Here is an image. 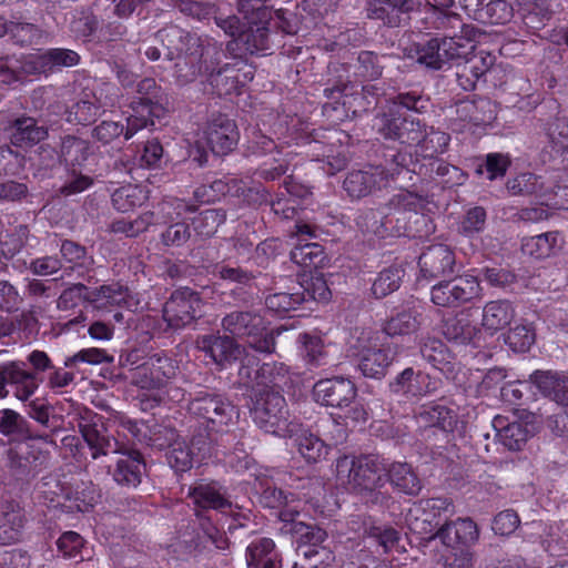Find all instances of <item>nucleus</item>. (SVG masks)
<instances>
[{"mask_svg":"<svg viewBox=\"0 0 568 568\" xmlns=\"http://www.w3.org/2000/svg\"><path fill=\"white\" fill-rule=\"evenodd\" d=\"M139 52L150 61L173 62L174 77L178 83L184 85L196 80L201 73L199 62L213 63L219 55L217 44L202 39L175 24L160 29L152 40L143 41Z\"/></svg>","mask_w":568,"mask_h":568,"instance_id":"obj_1","label":"nucleus"},{"mask_svg":"<svg viewBox=\"0 0 568 568\" xmlns=\"http://www.w3.org/2000/svg\"><path fill=\"white\" fill-rule=\"evenodd\" d=\"M251 415L258 428L280 437L297 435L301 426L291 416L285 397L280 390H254Z\"/></svg>","mask_w":568,"mask_h":568,"instance_id":"obj_2","label":"nucleus"},{"mask_svg":"<svg viewBox=\"0 0 568 568\" xmlns=\"http://www.w3.org/2000/svg\"><path fill=\"white\" fill-rule=\"evenodd\" d=\"M221 326L232 337L245 338L256 352L272 354L275 351V335L280 331L268 329L264 317L255 311L231 312L222 318Z\"/></svg>","mask_w":568,"mask_h":568,"instance_id":"obj_3","label":"nucleus"},{"mask_svg":"<svg viewBox=\"0 0 568 568\" xmlns=\"http://www.w3.org/2000/svg\"><path fill=\"white\" fill-rule=\"evenodd\" d=\"M407 154L396 152L385 165L368 166L349 172L343 186L352 197L361 199L376 190L385 187L389 181L396 180L406 170Z\"/></svg>","mask_w":568,"mask_h":568,"instance_id":"obj_4","label":"nucleus"},{"mask_svg":"<svg viewBox=\"0 0 568 568\" xmlns=\"http://www.w3.org/2000/svg\"><path fill=\"white\" fill-rule=\"evenodd\" d=\"M412 58L428 70L438 71L459 64L468 55V43L463 38L434 37L410 48Z\"/></svg>","mask_w":568,"mask_h":568,"instance_id":"obj_5","label":"nucleus"},{"mask_svg":"<svg viewBox=\"0 0 568 568\" xmlns=\"http://www.w3.org/2000/svg\"><path fill=\"white\" fill-rule=\"evenodd\" d=\"M382 470L378 458L373 455H344L336 460L337 479L357 496L368 488L385 486Z\"/></svg>","mask_w":568,"mask_h":568,"instance_id":"obj_6","label":"nucleus"},{"mask_svg":"<svg viewBox=\"0 0 568 568\" xmlns=\"http://www.w3.org/2000/svg\"><path fill=\"white\" fill-rule=\"evenodd\" d=\"M187 407L210 432H220L236 415V407L225 395L206 388L194 392Z\"/></svg>","mask_w":568,"mask_h":568,"instance_id":"obj_7","label":"nucleus"},{"mask_svg":"<svg viewBox=\"0 0 568 568\" xmlns=\"http://www.w3.org/2000/svg\"><path fill=\"white\" fill-rule=\"evenodd\" d=\"M511 195L535 196L541 205L568 209V185H555L534 173H521L507 182Z\"/></svg>","mask_w":568,"mask_h":568,"instance_id":"obj_8","label":"nucleus"},{"mask_svg":"<svg viewBox=\"0 0 568 568\" xmlns=\"http://www.w3.org/2000/svg\"><path fill=\"white\" fill-rule=\"evenodd\" d=\"M373 130L385 140L400 144H413L423 135L425 123L418 118L400 113L392 108L377 113L373 119Z\"/></svg>","mask_w":568,"mask_h":568,"instance_id":"obj_9","label":"nucleus"},{"mask_svg":"<svg viewBox=\"0 0 568 568\" xmlns=\"http://www.w3.org/2000/svg\"><path fill=\"white\" fill-rule=\"evenodd\" d=\"M481 296L477 276L464 274L435 284L430 290L432 302L440 307H459Z\"/></svg>","mask_w":568,"mask_h":568,"instance_id":"obj_10","label":"nucleus"},{"mask_svg":"<svg viewBox=\"0 0 568 568\" xmlns=\"http://www.w3.org/2000/svg\"><path fill=\"white\" fill-rule=\"evenodd\" d=\"M202 298L190 287L175 290L163 306V318L168 326L181 329L202 317Z\"/></svg>","mask_w":568,"mask_h":568,"instance_id":"obj_11","label":"nucleus"},{"mask_svg":"<svg viewBox=\"0 0 568 568\" xmlns=\"http://www.w3.org/2000/svg\"><path fill=\"white\" fill-rule=\"evenodd\" d=\"M287 531L296 537L297 551L310 561L311 568L327 565L333 559L332 551L323 546L327 539V532L315 524L296 523Z\"/></svg>","mask_w":568,"mask_h":568,"instance_id":"obj_12","label":"nucleus"},{"mask_svg":"<svg viewBox=\"0 0 568 568\" xmlns=\"http://www.w3.org/2000/svg\"><path fill=\"white\" fill-rule=\"evenodd\" d=\"M115 91L113 85L104 84L99 91L84 92L68 110L67 121L82 125L94 122L101 111L118 103Z\"/></svg>","mask_w":568,"mask_h":568,"instance_id":"obj_13","label":"nucleus"},{"mask_svg":"<svg viewBox=\"0 0 568 568\" xmlns=\"http://www.w3.org/2000/svg\"><path fill=\"white\" fill-rule=\"evenodd\" d=\"M150 445L162 449L168 447L166 460L175 473H185L193 467L195 452L184 439H179L173 428L159 426L150 437Z\"/></svg>","mask_w":568,"mask_h":568,"instance_id":"obj_14","label":"nucleus"},{"mask_svg":"<svg viewBox=\"0 0 568 568\" xmlns=\"http://www.w3.org/2000/svg\"><path fill=\"white\" fill-rule=\"evenodd\" d=\"M26 366V363L20 361L0 364V398L8 396L7 385L14 388V396L22 402H27L34 394L42 378L28 371Z\"/></svg>","mask_w":568,"mask_h":568,"instance_id":"obj_15","label":"nucleus"},{"mask_svg":"<svg viewBox=\"0 0 568 568\" xmlns=\"http://www.w3.org/2000/svg\"><path fill=\"white\" fill-rule=\"evenodd\" d=\"M237 9L246 20L247 27L235 39L236 45L243 48L250 54H257L270 50V31L267 26L272 19L271 9L265 4L268 13L265 19H262V16L258 14L260 9H253L248 12L242 11L240 0L237 1Z\"/></svg>","mask_w":568,"mask_h":568,"instance_id":"obj_16","label":"nucleus"},{"mask_svg":"<svg viewBox=\"0 0 568 568\" xmlns=\"http://www.w3.org/2000/svg\"><path fill=\"white\" fill-rule=\"evenodd\" d=\"M453 510V503L446 497L420 499L409 508L406 524L412 532L426 535L439 525L437 517Z\"/></svg>","mask_w":568,"mask_h":568,"instance_id":"obj_17","label":"nucleus"},{"mask_svg":"<svg viewBox=\"0 0 568 568\" xmlns=\"http://www.w3.org/2000/svg\"><path fill=\"white\" fill-rule=\"evenodd\" d=\"M138 304L139 301L131 290L120 282L91 287L90 306L95 311L109 313L114 310L133 311Z\"/></svg>","mask_w":568,"mask_h":568,"instance_id":"obj_18","label":"nucleus"},{"mask_svg":"<svg viewBox=\"0 0 568 568\" xmlns=\"http://www.w3.org/2000/svg\"><path fill=\"white\" fill-rule=\"evenodd\" d=\"M313 395L321 405L343 409L355 403L357 389L351 379L333 377L316 382Z\"/></svg>","mask_w":568,"mask_h":568,"instance_id":"obj_19","label":"nucleus"},{"mask_svg":"<svg viewBox=\"0 0 568 568\" xmlns=\"http://www.w3.org/2000/svg\"><path fill=\"white\" fill-rule=\"evenodd\" d=\"M204 134L207 146L217 156L231 153L240 140L235 121L225 114L213 115L206 124Z\"/></svg>","mask_w":568,"mask_h":568,"instance_id":"obj_20","label":"nucleus"},{"mask_svg":"<svg viewBox=\"0 0 568 568\" xmlns=\"http://www.w3.org/2000/svg\"><path fill=\"white\" fill-rule=\"evenodd\" d=\"M79 430L87 443L91 457L98 459L109 454L121 453L123 446L110 433L103 417L94 415L90 420L79 424Z\"/></svg>","mask_w":568,"mask_h":568,"instance_id":"obj_21","label":"nucleus"},{"mask_svg":"<svg viewBox=\"0 0 568 568\" xmlns=\"http://www.w3.org/2000/svg\"><path fill=\"white\" fill-rule=\"evenodd\" d=\"M397 353V346L387 341L372 344L359 353L357 367L363 376L382 379L386 376Z\"/></svg>","mask_w":568,"mask_h":568,"instance_id":"obj_22","label":"nucleus"},{"mask_svg":"<svg viewBox=\"0 0 568 568\" xmlns=\"http://www.w3.org/2000/svg\"><path fill=\"white\" fill-rule=\"evenodd\" d=\"M419 7L418 0H371L366 13L368 19L381 21L387 28H399Z\"/></svg>","mask_w":568,"mask_h":568,"instance_id":"obj_23","label":"nucleus"},{"mask_svg":"<svg viewBox=\"0 0 568 568\" xmlns=\"http://www.w3.org/2000/svg\"><path fill=\"white\" fill-rule=\"evenodd\" d=\"M219 55L214 57L211 63L204 62V57L199 62L201 67V74L206 75L207 83L210 84L212 92L219 97L230 95L235 92L239 88V70L229 63L221 64L224 52L220 45H217Z\"/></svg>","mask_w":568,"mask_h":568,"instance_id":"obj_24","label":"nucleus"},{"mask_svg":"<svg viewBox=\"0 0 568 568\" xmlns=\"http://www.w3.org/2000/svg\"><path fill=\"white\" fill-rule=\"evenodd\" d=\"M455 253L445 244L428 246L419 256L420 274L426 280L445 277L454 272Z\"/></svg>","mask_w":568,"mask_h":568,"instance_id":"obj_25","label":"nucleus"},{"mask_svg":"<svg viewBox=\"0 0 568 568\" xmlns=\"http://www.w3.org/2000/svg\"><path fill=\"white\" fill-rule=\"evenodd\" d=\"M114 468L110 470L113 480L122 487L136 488L145 474L146 465L142 454L136 449L123 447Z\"/></svg>","mask_w":568,"mask_h":568,"instance_id":"obj_26","label":"nucleus"},{"mask_svg":"<svg viewBox=\"0 0 568 568\" xmlns=\"http://www.w3.org/2000/svg\"><path fill=\"white\" fill-rule=\"evenodd\" d=\"M195 345L199 351L205 353L206 356H210L220 366L236 361L242 354L241 346L232 336L227 335H200L195 341Z\"/></svg>","mask_w":568,"mask_h":568,"instance_id":"obj_27","label":"nucleus"},{"mask_svg":"<svg viewBox=\"0 0 568 568\" xmlns=\"http://www.w3.org/2000/svg\"><path fill=\"white\" fill-rule=\"evenodd\" d=\"M463 8L474 20L505 24L513 18V7L506 0H462Z\"/></svg>","mask_w":568,"mask_h":568,"instance_id":"obj_28","label":"nucleus"},{"mask_svg":"<svg viewBox=\"0 0 568 568\" xmlns=\"http://www.w3.org/2000/svg\"><path fill=\"white\" fill-rule=\"evenodd\" d=\"M0 434L7 437L9 442L33 439L54 447L58 446L52 435L33 433L28 420L16 410L9 408L0 410Z\"/></svg>","mask_w":568,"mask_h":568,"instance_id":"obj_29","label":"nucleus"},{"mask_svg":"<svg viewBox=\"0 0 568 568\" xmlns=\"http://www.w3.org/2000/svg\"><path fill=\"white\" fill-rule=\"evenodd\" d=\"M439 538L447 547L468 548L479 538V529L470 518H458L455 521L446 523L433 536Z\"/></svg>","mask_w":568,"mask_h":568,"instance_id":"obj_30","label":"nucleus"},{"mask_svg":"<svg viewBox=\"0 0 568 568\" xmlns=\"http://www.w3.org/2000/svg\"><path fill=\"white\" fill-rule=\"evenodd\" d=\"M383 470L386 473L385 481L387 480L395 490L412 497L419 495L423 483L410 464L393 462L383 466Z\"/></svg>","mask_w":568,"mask_h":568,"instance_id":"obj_31","label":"nucleus"},{"mask_svg":"<svg viewBox=\"0 0 568 568\" xmlns=\"http://www.w3.org/2000/svg\"><path fill=\"white\" fill-rule=\"evenodd\" d=\"M399 217H390V212L383 205L378 209H366L361 212L356 219V225L364 233L386 237L394 233H400V229L394 225V222H399Z\"/></svg>","mask_w":568,"mask_h":568,"instance_id":"obj_32","label":"nucleus"},{"mask_svg":"<svg viewBox=\"0 0 568 568\" xmlns=\"http://www.w3.org/2000/svg\"><path fill=\"white\" fill-rule=\"evenodd\" d=\"M539 392L554 402L566 406L568 414V376L551 371H536L530 375Z\"/></svg>","mask_w":568,"mask_h":568,"instance_id":"obj_33","label":"nucleus"},{"mask_svg":"<svg viewBox=\"0 0 568 568\" xmlns=\"http://www.w3.org/2000/svg\"><path fill=\"white\" fill-rule=\"evenodd\" d=\"M418 419L426 429L438 428L444 433H454L459 425L458 413L440 403L424 405L418 413Z\"/></svg>","mask_w":568,"mask_h":568,"instance_id":"obj_34","label":"nucleus"},{"mask_svg":"<svg viewBox=\"0 0 568 568\" xmlns=\"http://www.w3.org/2000/svg\"><path fill=\"white\" fill-rule=\"evenodd\" d=\"M456 114L459 120L475 125L490 124L496 118L493 101L484 97L458 101L456 103Z\"/></svg>","mask_w":568,"mask_h":568,"instance_id":"obj_35","label":"nucleus"},{"mask_svg":"<svg viewBox=\"0 0 568 568\" xmlns=\"http://www.w3.org/2000/svg\"><path fill=\"white\" fill-rule=\"evenodd\" d=\"M246 565L248 568H281L282 559L273 539L260 537L246 548Z\"/></svg>","mask_w":568,"mask_h":568,"instance_id":"obj_36","label":"nucleus"},{"mask_svg":"<svg viewBox=\"0 0 568 568\" xmlns=\"http://www.w3.org/2000/svg\"><path fill=\"white\" fill-rule=\"evenodd\" d=\"M427 378H429L428 375L407 367L388 383V389L393 395L404 396L407 399L419 397L429 392L428 386H424Z\"/></svg>","mask_w":568,"mask_h":568,"instance_id":"obj_37","label":"nucleus"},{"mask_svg":"<svg viewBox=\"0 0 568 568\" xmlns=\"http://www.w3.org/2000/svg\"><path fill=\"white\" fill-rule=\"evenodd\" d=\"M493 427L497 432L499 442L513 452L521 450L531 436L527 424L520 422L507 423V418L504 416H496L493 420Z\"/></svg>","mask_w":568,"mask_h":568,"instance_id":"obj_38","label":"nucleus"},{"mask_svg":"<svg viewBox=\"0 0 568 568\" xmlns=\"http://www.w3.org/2000/svg\"><path fill=\"white\" fill-rule=\"evenodd\" d=\"M11 143L16 146H32L45 140L49 135L48 128L39 125L31 116H20L11 124Z\"/></svg>","mask_w":568,"mask_h":568,"instance_id":"obj_39","label":"nucleus"},{"mask_svg":"<svg viewBox=\"0 0 568 568\" xmlns=\"http://www.w3.org/2000/svg\"><path fill=\"white\" fill-rule=\"evenodd\" d=\"M189 497L203 509L225 511L232 507L231 501L221 493V487L216 483H196L190 487Z\"/></svg>","mask_w":568,"mask_h":568,"instance_id":"obj_40","label":"nucleus"},{"mask_svg":"<svg viewBox=\"0 0 568 568\" xmlns=\"http://www.w3.org/2000/svg\"><path fill=\"white\" fill-rule=\"evenodd\" d=\"M60 252L62 257L70 263L71 268L77 272L79 277L92 282L95 261L92 255L88 254L87 247L71 240H64L61 244Z\"/></svg>","mask_w":568,"mask_h":568,"instance_id":"obj_41","label":"nucleus"},{"mask_svg":"<svg viewBox=\"0 0 568 568\" xmlns=\"http://www.w3.org/2000/svg\"><path fill=\"white\" fill-rule=\"evenodd\" d=\"M422 314L416 308L408 307L396 311L383 325L384 338L414 334L419 329Z\"/></svg>","mask_w":568,"mask_h":568,"instance_id":"obj_42","label":"nucleus"},{"mask_svg":"<svg viewBox=\"0 0 568 568\" xmlns=\"http://www.w3.org/2000/svg\"><path fill=\"white\" fill-rule=\"evenodd\" d=\"M136 93L139 94V100L131 102L133 111H136L139 106H143L149 110L150 114H155L158 110H162L163 105L168 103L166 93L158 85L153 78L140 80L136 83Z\"/></svg>","mask_w":568,"mask_h":568,"instance_id":"obj_43","label":"nucleus"},{"mask_svg":"<svg viewBox=\"0 0 568 568\" xmlns=\"http://www.w3.org/2000/svg\"><path fill=\"white\" fill-rule=\"evenodd\" d=\"M515 314V307L509 301H490L483 311V326L491 332L500 331L511 323Z\"/></svg>","mask_w":568,"mask_h":568,"instance_id":"obj_44","label":"nucleus"},{"mask_svg":"<svg viewBox=\"0 0 568 568\" xmlns=\"http://www.w3.org/2000/svg\"><path fill=\"white\" fill-rule=\"evenodd\" d=\"M60 152L67 169H78L88 160L90 144L87 140L69 134L61 139Z\"/></svg>","mask_w":568,"mask_h":568,"instance_id":"obj_45","label":"nucleus"},{"mask_svg":"<svg viewBox=\"0 0 568 568\" xmlns=\"http://www.w3.org/2000/svg\"><path fill=\"white\" fill-rule=\"evenodd\" d=\"M212 274L229 284L253 285L258 272L243 267L235 262L223 260L213 266Z\"/></svg>","mask_w":568,"mask_h":568,"instance_id":"obj_46","label":"nucleus"},{"mask_svg":"<svg viewBox=\"0 0 568 568\" xmlns=\"http://www.w3.org/2000/svg\"><path fill=\"white\" fill-rule=\"evenodd\" d=\"M450 136L448 133L430 126L424 128L423 135L417 143V152L424 159H436L448 149Z\"/></svg>","mask_w":568,"mask_h":568,"instance_id":"obj_47","label":"nucleus"},{"mask_svg":"<svg viewBox=\"0 0 568 568\" xmlns=\"http://www.w3.org/2000/svg\"><path fill=\"white\" fill-rule=\"evenodd\" d=\"M442 332L449 342L462 345L470 343L477 334L476 327L464 314H458L445 320Z\"/></svg>","mask_w":568,"mask_h":568,"instance_id":"obj_48","label":"nucleus"},{"mask_svg":"<svg viewBox=\"0 0 568 568\" xmlns=\"http://www.w3.org/2000/svg\"><path fill=\"white\" fill-rule=\"evenodd\" d=\"M148 200L146 192L139 185L126 184L116 190L111 195L113 207L122 213L130 212L141 206Z\"/></svg>","mask_w":568,"mask_h":568,"instance_id":"obj_49","label":"nucleus"},{"mask_svg":"<svg viewBox=\"0 0 568 568\" xmlns=\"http://www.w3.org/2000/svg\"><path fill=\"white\" fill-rule=\"evenodd\" d=\"M405 270L398 265H390L382 270L372 285V294L376 298H384L400 287Z\"/></svg>","mask_w":568,"mask_h":568,"instance_id":"obj_50","label":"nucleus"},{"mask_svg":"<svg viewBox=\"0 0 568 568\" xmlns=\"http://www.w3.org/2000/svg\"><path fill=\"white\" fill-rule=\"evenodd\" d=\"M257 378L262 389L282 388L290 381L288 367L282 362L263 363L258 366Z\"/></svg>","mask_w":568,"mask_h":568,"instance_id":"obj_51","label":"nucleus"},{"mask_svg":"<svg viewBox=\"0 0 568 568\" xmlns=\"http://www.w3.org/2000/svg\"><path fill=\"white\" fill-rule=\"evenodd\" d=\"M69 30L77 38L83 41L91 40L99 29L97 16L89 9H75L71 13Z\"/></svg>","mask_w":568,"mask_h":568,"instance_id":"obj_52","label":"nucleus"},{"mask_svg":"<svg viewBox=\"0 0 568 568\" xmlns=\"http://www.w3.org/2000/svg\"><path fill=\"white\" fill-rule=\"evenodd\" d=\"M295 446L307 463H318L328 454V446L316 435L303 432L297 435Z\"/></svg>","mask_w":568,"mask_h":568,"instance_id":"obj_53","label":"nucleus"},{"mask_svg":"<svg viewBox=\"0 0 568 568\" xmlns=\"http://www.w3.org/2000/svg\"><path fill=\"white\" fill-rule=\"evenodd\" d=\"M291 261L303 268H317L326 258L324 247L318 243L297 244L290 253Z\"/></svg>","mask_w":568,"mask_h":568,"instance_id":"obj_54","label":"nucleus"},{"mask_svg":"<svg viewBox=\"0 0 568 568\" xmlns=\"http://www.w3.org/2000/svg\"><path fill=\"white\" fill-rule=\"evenodd\" d=\"M558 232H547L525 239L521 250L536 258L548 257L558 245Z\"/></svg>","mask_w":568,"mask_h":568,"instance_id":"obj_55","label":"nucleus"},{"mask_svg":"<svg viewBox=\"0 0 568 568\" xmlns=\"http://www.w3.org/2000/svg\"><path fill=\"white\" fill-rule=\"evenodd\" d=\"M304 302V292H278L270 294L265 300V305L270 312L278 316H285L291 311L296 310Z\"/></svg>","mask_w":568,"mask_h":568,"instance_id":"obj_56","label":"nucleus"},{"mask_svg":"<svg viewBox=\"0 0 568 568\" xmlns=\"http://www.w3.org/2000/svg\"><path fill=\"white\" fill-rule=\"evenodd\" d=\"M263 162L255 172L263 180L274 181L284 175L288 170L290 161L282 149L275 150L267 156H263Z\"/></svg>","mask_w":568,"mask_h":568,"instance_id":"obj_57","label":"nucleus"},{"mask_svg":"<svg viewBox=\"0 0 568 568\" xmlns=\"http://www.w3.org/2000/svg\"><path fill=\"white\" fill-rule=\"evenodd\" d=\"M226 220V213L221 209H207L193 219L194 232L201 237L214 235L221 224Z\"/></svg>","mask_w":568,"mask_h":568,"instance_id":"obj_58","label":"nucleus"},{"mask_svg":"<svg viewBox=\"0 0 568 568\" xmlns=\"http://www.w3.org/2000/svg\"><path fill=\"white\" fill-rule=\"evenodd\" d=\"M91 287L83 283H73L64 288L57 298V308L60 311H70L78 307L81 303L90 306Z\"/></svg>","mask_w":568,"mask_h":568,"instance_id":"obj_59","label":"nucleus"},{"mask_svg":"<svg viewBox=\"0 0 568 568\" xmlns=\"http://www.w3.org/2000/svg\"><path fill=\"white\" fill-rule=\"evenodd\" d=\"M479 276L489 286L501 290L511 288L518 282V275L513 270L500 265L483 267Z\"/></svg>","mask_w":568,"mask_h":568,"instance_id":"obj_60","label":"nucleus"},{"mask_svg":"<svg viewBox=\"0 0 568 568\" xmlns=\"http://www.w3.org/2000/svg\"><path fill=\"white\" fill-rule=\"evenodd\" d=\"M423 197L417 193L402 190L394 194L384 207L390 212V217L396 219L398 215L405 214L406 212L416 211L420 205Z\"/></svg>","mask_w":568,"mask_h":568,"instance_id":"obj_61","label":"nucleus"},{"mask_svg":"<svg viewBox=\"0 0 568 568\" xmlns=\"http://www.w3.org/2000/svg\"><path fill=\"white\" fill-rule=\"evenodd\" d=\"M373 51L363 50L357 55L356 74L365 80H376L383 74L384 64L382 59Z\"/></svg>","mask_w":568,"mask_h":568,"instance_id":"obj_62","label":"nucleus"},{"mask_svg":"<svg viewBox=\"0 0 568 568\" xmlns=\"http://www.w3.org/2000/svg\"><path fill=\"white\" fill-rule=\"evenodd\" d=\"M94 184V179L78 169H67L63 184L58 189L61 196L69 197L80 194Z\"/></svg>","mask_w":568,"mask_h":568,"instance_id":"obj_63","label":"nucleus"},{"mask_svg":"<svg viewBox=\"0 0 568 568\" xmlns=\"http://www.w3.org/2000/svg\"><path fill=\"white\" fill-rule=\"evenodd\" d=\"M261 489L260 503L263 507L278 509L290 505L294 500L292 493L277 488L268 480L261 483Z\"/></svg>","mask_w":568,"mask_h":568,"instance_id":"obj_64","label":"nucleus"}]
</instances>
